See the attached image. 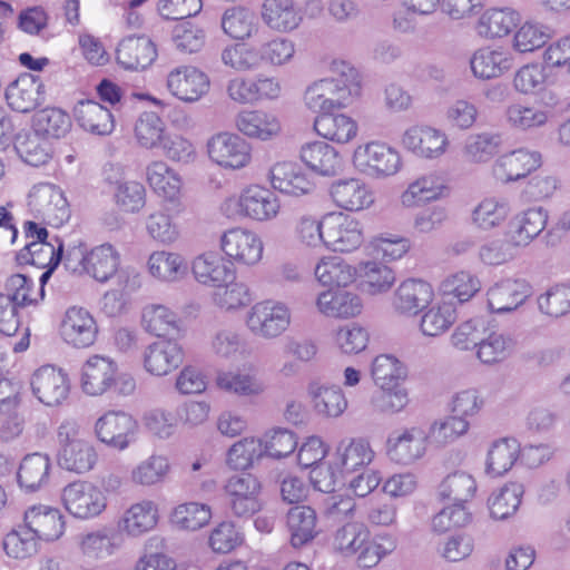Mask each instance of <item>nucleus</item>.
Here are the masks:
<instances>
[{
  "label": "nucleus",
  "instance_id": "f257e3e1",
  "mask_svg": "<svg viewBox=\"0 0 570 570\" xmlns=\"http://www.w3.org/2000/svg\"><path fill=\"white\" fill-rule=\"evenodd\" d=\"M296 43L285 37L273 36L254 42L226 46L222 62L238 72L256 71L263 67H283L293 62Z\"/></svg>",
  "mask_w": 570,
  "mask_h": 570
},
{
  "label": "nucleus",
  "instance_id": "f03ea898",
  "mask_svg": "<svg viewBox=\"0 0 570 570\" xmlns=\"http://www.w3.org/2000/svg\"><path fill=\"white\" fill-rule=\"evenodd\" d=\"M397 546L395 537L382 533L371 538L367 525L347 521L338 527L331 539L332 550L343 558H356L357 566L371 569L391 554Z\"/></svg>",
  "mask_w": 570,
  "mask_h": 570
},
{
  "label": "nucleus",
  "instance_id": "7ed1b4c3",
  "mask_svg": "<svg viewBox=\"0 0 570 570\" xmlns=\"http://www.w3.org/2000/svg\"><path fill=\"white\" fill-rule=\"evenodd\" d=\"M332 71L340 77L314 81L304 92V105L314 114L345 108L361 94L358 72L350 63L333 61Z\"/></svg>",
  "mask_w": 570,
  "mask_h": 570
},
{
  "label": "nucleus",
  "instance_id": "20e7f679",
  "mask_svg": "<svg viewBox=\"0 0 570 570\" xmlns=\"http://www.w3.org/2000/svg\"><path fill=\"white\" fill-rule=\"evenodd\" d=\"M57 460L61 469L86 474L95 469L99 454L94 442L75 419L63 420L57 429Z\"/></svg>",
  "mask_w": 570,
  "mask_h": 570
},
{
  "label": "nucleus",
  "instance_id": "39448f33",
  "mask_svg": "<svg viewBox=\"0 0 570 570\" xmlns=\"http://www.w3.org/2000/svg\"><path fill=\"white\" fill-rule=\"evenodd\" d=\"M281 207V200L273 190L259 184H250L238 196L225 199L220 209L228 218L267 223L278 217Z\"/></svg>",
  "mask_w": 570,
  "mask_h": 570
},
{
  "label": "nucleus",
  "instance_id": "423d86ee",
  "mask_svg": "<svg viewBox=\"0 0 570 570\" xmlns=\"http://www.w3.org/2000/svg\"><path fill=\"white\" fill-rule=\"evenodd\" d=\"M353 167L373 179H386L397 175L403 168L401 153L381 140H371L355 147L352 155Z\"/></svg>",
  "mask_w": 570,
  "mask_h": 570
},
{
  "label": "nucleus",
  "instance_id": "0eeeda50",
  "mask_svg": "<svg viewBox=\"0 0 570 570\" xmlns=\"http://www.w3.org/2000/svg\"><path fill=\"white\" fill-rule=\"evenodd\" d=\"M292 309L287 303L267 298L253 304L244 323L254 336L271 341L283 336L292 325Z\"/></svg>",
  "mask_w": 570,
  "mask_h": 570
},
{
  "label": "nucleus",
  "instance_id": "6e6552de",
  "mask_svg": "<svg viewBox=\"0 0 570 570\" xmlns=\"http://www.w3.org/2000/svg\"><path fill=\"white\" fill-rule=\"evenodd\" d=\"M206 153L212 163L225 170H239L252 161L250 145L230 131H219L209 137Z\"/></svg>",
  "mask_w": 570,
  "mask_h": 570
},
{
  "label": "nucleus",
  "instance_id": "1a4fd4ad",
  "mask_svg": "<svg viewBox=\"0 0 570 570\" xmlns=\"http://www.w3.org/2000/svg\"><path fill=\"white\" fill-rule=\"evenodd\" d=\"M429 445L423 426H404L389 433L385 453L396 464L411 465L425 456Z\"/></svg>",
  "mask_w": 570,
  "mask_h": 570
},
{
  "label": "nucleus",
  "instance_id": "9d476101",
  "mask_svg": "<svg viewBox=\"0 0 570 570\" xmlns=\"http://www.w3.org/2000/svg\"><path fill=\"white\" fill-rule=\"evenodd\" d=\"M63 508L75 518L88 520L100 515L107 508V497L96 484L75 481L61 491Z\"/></svg>",
  "mask_w": 570,
  "mask_h": 570
},
{
  "label": "nucleus",
  "instance_id": "9b49d317",
  "mask_svg": "<svg viewBox=\"0 0 570 570\" xmlns=\"http://www.w3.org/2000/svg\"><path fill=\"white\" fill-rule=\"evenodd\" d=\"M219 247L232 264L254 267L263 259L264 243L257 233L247 228L233 227L225 230L220 235Z\"/></svg>",
  "mask_w": 570,
  "mask_h": 570
},
{
  "label": "nucleus",
  "instance_id": "f8f14e48",
  "mask_svg": "<svg viewBox=\"0 0 570 570\" xmlns=\"http://www.w3.org/2000/svg\"><path fill=\"white\" fill-rule=\"evenodd\" d=\"M224 492L233 515L248 518L262 509V483L252 473L235 474L227 479Z\"/></svg>",
  "mask_w": 570,
  "mask_h": 570
},
{
  "label": "nucleus",
  "instance_id": "ddd939ff",
  "mask_svg": "<svg viewBox=\"0 0 570 570\" xmlns=\"http://www.w3.org/2000/svg\"><path fill=\"white\" fill-rule=\"evenodd\" d=\"M325 248L336 253H352L364 242L363 224L342 212L325 214Z\"/></svg>",
  "mask_w": 570,
  "mask_h": 570
},
{
  "label": "nucleus",
  "instance_id": "4468645a",
  "mask_svg": "<svg viewBox=\"0 0 570 570\" xmlns=\"http://www.w3.org/2000/svg\"><path fill=\"white\" fill-rule=\"evenodd\" d=\"M94 432L101 443L125 451L136 441L138 423L126 412L108 411L97 419Z\"/></svg>",
  "mask_w": 570,
  "mask_h": 570
},
{
  "label": "nucleus",
  "instance_id": "2eb2a0df",
  "mask_svg": "<svg viewBox=\"0 0 570 570\" xmlns=\"http://www.w3.org/2000/svg\"><path fill=\"white\" fill-rule=\"evenodd\" d=\"M28 207L36 217L55 226L63 224L70 216L63 191L50 183H40L31 188L28 194Z\"/></svg>",
  "mask_w": 570,
  "mask_h": 570
},
{
  "label": "nucleus",
  "instance_id": "dca6fc26",
  "mask_svg": "<svg viewBox=\"0 0 570 570\" xmlns=\"http://www.w3.org/2000/svg\"><path fill=\"white\" fill-rule=\"evenodd\" d=\"M209 77L199 68L181 65L173 68L166 77L167 90L184 102H196L209 91Z\"/></svg>",
  "mask_w": 570,
  "mask_h": 570
},
{
  "label": "nucleus",
  "instance_id": "f3484780",
  "mask_svg": "<svg viewBox=\"0 0 570 570\" xmlns=\"http://www.w3.org/2000/svg\"><path fill=\"white\" fill-rule=\"evenodd\" d=\"M434 299V289L430 283L421 278L402 281L391 297V306L395 314L416 316Z\"/></svg>",
  "mask_w": 570,
  "mask_h": 570
},
{
  "label": "nucleus",
  "instance_id": "a211bd4d",
  "mask_svg": "<svg viewBox=\"0 0 570 570\" xmlns=\"http://www.w3.org/2000/svg\"><path fill=\"white\" fill-rule=\"evenodd\" d=\"M401 142L406 150L424 159L442 157L450 146L445 131L428 125H415L407 128Z\"/></svg>",
  "mask_w": 570,
  "mask_h": 570
},
{
  "label": "nucleus",
  "instance_id": "6ab92c4d",
  "mask_svg": "<svg viewBox=\"0 0 570 570\" xmlns=\"http://www.w3.org/2000/svg\"><path fill=\"white\" fill-rule=\"evenodd\" d=\"M32 394L46 406H59L69 396L70 381L62 370L51 365L38 368L30 381Z\"/></svg>",
  "mask_w": 570,
  "mask_h": 570
},
{
  "label": "nucleus",
  "instance_id": "aec40b11",
  "mask_svg": "<svg viewBox=\"0 0 570 570\" xmlns=\"http://www.w3.org/2000/svg\"><path fill=\"white\" fill-rule=\"evenodd\" d=\"M470 69L479 80H492L502 77L514 65L510 49L502 45H487L473 51Z\"/></svg>",
  "mask_w": 570,
  "mask_h": 570
},
{
  "label": "nucleus",
  "instance_id": "412c9836",
  "mask_svg": "<svg viewBox=\"0 0 570 570\" xmlns=\"http://www.w3.org/2000/svg\"><path fill=\"white\" fill-rule=\"evenodd\" d=\"M530 295L531 286L527 281L500 279L487 289V307L495 314L510 313L523 305Z\"/></svg>",
  "mask_w": 570,
  "mask_h": 570
},
{
  "label": "nucleus",
  "instance_id": "4be33fe9",
  "mask_svg": "<svg viewBox=\"0 0 570 570\" xmlns=\"http://www.w3.org/2000/svg\"><path fill=\"white\" fill-rule=\"evenodd\" d=\"M118 364L110 356L94 354L82 364L80 372L81 391L89 396H100L112 389Z\"/></svg>",
  "mask_w": 570,
  "mask_h": 570
},
{
  "label": "nucleus",
  "instance_id": "5701e85b",
  "mask_svg": "<svg viewBox=\"0 0 570 570\" xmlns=\"http://www.w3.org/2000/svg\"><path fill=\"white\" fill-rule=\"evenodd\" d=\"M234 125L244 137L258 141H271L282 134L278 116L265 109H243L236 114Z\"/></svg>",
  "mask_w": 570,
  "mask_h": 570
},
{
  "label": "nucleus",
  "instance_id": "b1692460",
  "mask_svg": "<svg viewBox=\"0 0 570 570\" xmlns=\"http://www.w3.org/2000/svg\"><path fill=\"white\" fill-rule=\"evenodd\" d=\"M315 307L325 317L350 320L361 315L364 304L358 293L341 287L320 292L315 299Z\"/></svg>",
  "mask_w": 570,
  "mask_h": 570
},
{
  "label": "nucleus",
  "instance_id": "393cba45",
  "mask_svg": "<svg viewBox=\"0 0 570 570\" xmlns=\"http://www.w3.org/2000/svg\"><path fill=\"white\" fill-rule=\"evenodd\" d=\"M268 181L274 190L291 196L302 197L315 189V183L296 163L278 161L268 171Z\"/></svg>",
  "mask_w": 570,
  "mask_h": 570
},
{
  "label": "nucleus",
  "instance_id": "a878e982",
  "mask_svg": "<svg viewBox=\"0 0 570 570\" xmlns=\"http://www.w3.org/2000/svg\"><path fill=\"white\" fill-rule=\"evenodd\" d=\"M542 164L541 154L518 148L500 155L492 165L494 177L502 183L515 181L537 170Z\"/></svg>",
  "mask_w": 570,
  "mask_h": 570
},
{
  "label": "nucleus",
  "instance_id": "bb28decb",
  "mask_svg": "<svg viewBox=\"0 0 570 570\" xmlns=\"http://www.w3.org/2000/svg\"><path fill=\"white\" fill-rule=\"evenodd\" d=\"M551 117V108L535 101L511 102L503 111L505 126L515 132H534L543 128Z\"/></svg>",
  "mask_w": 570,
  "mask_h": 570
},
{
  "label": "nucleus",
  "instance_id": "cd10ccee",
  "mask_svg": "<svg viewBox=\"0 0 570 570\" xmlns=\"http://www.w3.org/2000/svg\"><path fill=\"white\" fill-rule=\"evenodd\" d=\"M158 522V504L153 500L144 499L124 510L116 525L120 534L137 539L153 531Z\"/></svg>",
  "mask_w": 570,
  "mask_h": 570
},
{
  "label": "nucleus",
  "instance_id": "c85d7f7f",
  "mask_svg": "<svg viewBox=\"0 0 570 570\" xmlns=\"http://www.w3.org/2000/svg\"><path fill=\"white\" fill-rule=\"evenodd\" d=\"M450 188L443 176L436 173L421 175L413 179L400 195L404 208H415L448 197Z\"/></svg>",
  "mask_w": 570,
  "mask_h": 570
},
{
  "label": "nucleus",
  "instance_id": "c756f323",
  "mask_svg": "<svg viewBox=\"0 0 570 570\" xmlns=\"http://www.w3.org/2000/svg\"><path fill=\"white\" fill-rule=\"evenodd\" d=\"M330 196L333 203L346 212H361L370 208L374 202L371 187L358 178H342L330 186Z\"/></svg>",
  "mask_w": 570,
  "mask_h": 570
},
{
  "label": "nucleus",
  "instance_id": "7c9ffc66",
  "mask_svg": "<svg viewBox=\"0 0 570 570\" xmlns=\"http://www.w3.org/2000/svg\"><path fill=\"white\" fill-rule=\"evenodd\" d=\"M97 333L96 321L87 309L76 306L67 309L60 326L67 344L76 348L88 347L95 343Z\"/></svg>",
  "mask_w": 570,
  "mask_h": 570
},
{
  "label": "nucleus",
  "instance_id": "2f4dec72",
  "mask_svg": "<svg viewBox=\"0 0 570 570\" xmlns=\"http://www.w3.org/2000/svg\"><path fill=\"white\" fill-rule=\"evenodd\" d=\"M183 360V348L175 340L155 341L142 352L144 368L156 376H165L175 371Z\"/></svg>",
  "mask_w": 570,
  "mask_h": 570
},
{
  "label": "nucleus",
  "instance_id": "473e14b6",
  "mask_svg": "<svg viewBox=\"0 0 570 570\" xmlns=\"http://www.w3.org/2000/svg\"><path fill=\"white\" fill-rule=\"evenodd\" d=\"M190 268L195 279L208 287L223 285L228 278L235 276L232 262L216 250L197 255L193 259Z\"/></svg>",
  "mask_w": 570,
  "mask_h": 570
},
{
  "label": "nucleus",
  "instance_id": "72a5a7b5",
  "mask_svg": "<svg viewBox=\"0 0 570 570\" xmlns=\"http://www.w3.org/2000/svg\"><path fill=\"white\" fill-rule=\"evenodd\" d=\"M105 179L115 185L114 199L124 212L138 213L146 204V189L144 185L135 180L122 179V168L109 164L105 167Z\"/></svg>",
  "mask_w": 570,
  "mask_h": 570
},
{
  "label": "nucleus",
  "instance_id": "f704fd0d",
  "mask_svg": "<svg viewBox=\"0 0 570 570\" xmlns=\"http://www.w3.org/2000/svg\"><path fill=\"white\" fill-rule=\"evenodd\" d=\"M548 218V210L543 207L522 210L511 218L508 238L515 247H525L542 233Z\"/></svg>",
  "mask_w": 570,
  "mask_h": 570
},
{
  "label": "nucleus",
  "instance_id": "c9c22d12",
  "mask_svg": "<svg viewBox=\"0 0 570 570\" xmlns=\"http://www.w3.org/2000/svg\"><path fill=\"white\" fill-rule=\"evenodd\" d=\"M315 132L322 138L338 145L354 140L358 135V124L346 112H323L313 122Z\"/></svg>",
  "mask_w": 570,
  "mask_h": 570
},
{
  "label": "nucleus",
  "instance_id": "e433bc0d",
  "mask_svg": "<svg viewBox=\"0 0 570 570\" xmlns=\"http://www.w3.org/2000/svg\"><path fill=\"white\" fill-rule=\"evenodd\" d=\"M215 384L223 392L244 399L258 397L266 391L263 380L250 370L219 371Z\"/></svg>",
  "mask_w": 570,
  "mask_h": 570
},
{
  "label": "nucleus",
  "instance_id": "4c0bfd02",
  "mask_svg": "<svg viewBox=\"0 0 570 570\" xmlns=\"http://www.w3.org/2000/svg\"><path fill=\"white\" fill-rule=\"evenodd\" d=\"M24 523L38 540L55 541L65 532L63 515L49 505H33L24 512Z\"/></svg>",
  "mask_w": 570,
  "mask_h": 570
},
{
  "label": "nucleus",
  "instance_id": "58836bf2",
  "mask_svg": "<svg viewBox=\"0 0 570 570\" xmlns=\"http://www.w3.org/2000/svg\"><path fill=\"white\" fill-rule=\"evenodd\" d=\"M117 61L128 70H144L157 57L155 43L146 36L124 38L116 51Z\"/></svg>",
  "mask_w": 570,
  "mask_h": 570
},
{
  "label": "nucleus",
  "instance_id": "ea45409f",
  "mask_svg": "<svg viewBox=\"0 0 570 570\" xmlns=\"http://www.w3.org/2000/svg\"><path fill=\"white\" fill-rule=\"evenodd\" d=\"M314 277L323 287L345 288L356 281L357 271L341 256L325 255L315 264Z\"/></svg>",
  "mask_w": 570,
  "mask_h": 570
},
{
  "label": "nucleus",
  "instance_id": "a19ab883",
  "mask_svg": "<svg viewBox=\"0 0 570 570\" xmlns=\"http://www.w3.org/2000/svg\"><path fill=\"white\" fill-rule=\"evenodd\" d=\"M146 180L153 191L168 202L181 197L183 178L165 160H153L146 166Z\"/></svg>",
  "mask_w": 570,
  "mask_h": 570
},
{
  "label": "nucleus",
  "instance_id": "79ce46f5",
  "mask_svg": "<svg viewBox=\"0 0 570 570\" xmlns=\"http://www.w3.org/2000/svg\"><path fill=\"white\" fill-rule=\"evenodd\" d=\"M263 22L276 32H292L303 20L301 9L293 0H264L261 7Z\"/></svg>",
  "mask_w": 570,
  "mask_h": 570
},
{
  "label": "nucleus",
  "instance_id": "37998d69",
  "mask_svg": "<svg viewBox=\"0 0 570 570\" xmlns=\"http://www.w3.org/2000/svg\"><path fill=\"white\" fill-rule=\"evenodd\" d=\"M302 161L322 176H334L343 169V158L330 144L321 140L307 142L299 151Z\"/></svg>",
  "mask_w": 570,
  "mask_h": 570
},
{
  "label": "nucleus",
  "instance_id": "c03bdc74",
  "mask_svg": "<svg viewBox=\"0 0 570 570\" xmlns=\"http://www.w3.org/2000/svg\"><path fill=\"white\" fill-rule=\"evenodd\" d=\"M502 135L492 130L470 134L465 137L461 156L466 164L484 165L490 163L500 151Z\"/></svg>",
  "mask_w": 570,
  "mask_h": 570
},
{
  "label": "nucleus",
  "instance_id": "a18cd8bd",
  "mask_svg": "<svg viewBox=\"0 0 570 570\" xmlns=\"http://www.w3.org/2000/svg\"><path fill=\"white\" fill-rule=\"evenodd\" d=\"M355 268L360 288L371 296L389 293L396 282L394 269L382 262L362 261Z\"/></svg>",
  "mask_w": 570,
  "mask_h": 570
},
{
  "label": "nucleus",
  "instance_id": "49530a36",
  "mask_svg": "<svg viewBox=\"0 0 570 570\" xmlns=\"http://www.w3.org/2000/svg\"><path fill=\"white\" fill-rule=\"evenodd\" d=\"M374 451L368 441L364 439H348L341 441L332 456V463L342 473H351L368 465L374 459Z\"/></svg>",
  "mask_w": 570,
  "mask_h": 570
},
{
  "label": "nucleus",
  "instance_id": "de8ad7c7",
  "mask_svg": "<svg viewBox=\"0 0 570 570\" xmlns=\"http://www.w3.org/2000/svg\"><path fill=\"white\" fill-rule=\"evenodd\" d=\"M42 88L43 85L38 78L23 75L7 88V102L18 112H29L45 99Z\"/></svg>",
  "mask_w": 570,
  "mask_h": 570
},
{
  "label": "nucleus",
  "instance_id": "09e8293b",
  "mask_svg": "<svg viewBox=\"0 0 570 570\" xmlns=\"http://www.w3.org/2000/svg\"><path fill=\"white\" fill-rule=\"evenodd\" d=\"M520 21V12L511 7L489 8L479 18L478 32L488 39L504 38Z\"/></svg>",
  "mask_w": 570,
  "mask_h": 570
},
{
  "label": "nucleus",
  "instance_id": "8fccbe9b",
  "mask_svg": "<svg viewBox=\"0 0 570 570\" xmlns=\"http://www.w3.org/2000/svg\"><path fill=\"white\" fill-rule=\"evenodd\" d=\"M63 243L58 236L49 242H29L16 256L19 265H33L38 268L58 267L62 261Z\"/></svg>",
  "mask_w": 570,
  "mask_h": 570
},
{
  "label": "nucleus",
  "instance_id": "3c124183",
  "mask_svg": "<svg viewBox=\"0 0 570 570\" xmlns=\"http://www.w3.org/2000/svg\"><path fill=\"white\" fill-rule=\"evenodd\" d=\"M208 348L217 360L230 362L246 355L247 342L237 328L223 326L212 333Z\"/></svg>",
  "mask_w": 570,
  "mask_h": 570
},
{
  "label": "nucleus",
  "instance_id": "603ef678",
  "mask_svg": "<svg viewBox=\"0 0 570 570\" xmlns=\"http://www.w3.org/2000/svg\"><path fill=\"white\" fill-rule=\"evenodd\" d=\"M75 119L83 130L98 136L109 135L115 128L110 110L94 100L79 101Z\"/></svg>",
  "mask_w": 570,
  "mask_h": 570
},
{
  "label": "nucleus",
  "instance_id": "864d4df0",
  "mask_svg": "<svg viewBox=\"0 0 570 570\" xmlns=\"http://www.w3.org/2000/svg\"><path fill=\"white\" fill-rule=\"evenodd\" d=\"M170 471L169 458L165 454L153 453L132 468L129 480L134 485L151 488L164 483Z\"/></svg>",
  "mask_w": 570,
  "mask_h": 570
},
{
  "label": "nucleus",
  "instance_id": "5fc2aeb1",
  "mask_svg": "<svg viewBox=\"0 0 570 570\" xmlns=\"http://www.w3.org/2000/svg\"><path fill=\"white\" fill-rule=\"evenodd\" d=\"M86 264L87 275L99 283H106L120 266V253L114 245L105 243L87 252Z\"/></svg>",
  "mask_w": 570,
  "mask_h": 570
},
{
  "label": "nucleus",
  "instance_id": "6e6d98bb",
  "mask_svg": "<svg viewBox=\"0 0 570 570\" xmlns=\"http://www.w3.org/2000/svg\"><path fill=\"white\" fill-rule=\"evenodd\" d=\"M147 269L154 278L166 283H174L186 276L188 265L178 253L156 250L148 257Z\"/></svg>",
  "mask_w": 570,
  "mask_h": 570
},
{
  "label": "nucleus",
  "instance_id": "4d7b16f0",
  "mask_svg": "<svg viewBox=\"0 0 570 570\" xmlns=\"http://www.w3.org/2000/svg\"><path fill=\"white\" fill-rule=\"evenodd\" d=\"M308 396L314 411L324 417H338L347 409V400L338 386L311 383L308 385Z\"/></svg>",
  "mask_w": 570,
  "mask_h": 570
},
{
  "label": "nucleus",
  "instance_id": "13d9d810",
  "mask_svg": "<svg viewBox=\"0 0 570 570\" xmlns=\"http://www.w3.org/2000/svg\"><path fill=\"white\" fill-rule=\"evenodd\" d=\"M51 461L47 454L26 455L19 466L17 476L19 485L28 492H35L49 482Z\"/></svg>",
  "mask_w": 570,
  "mask_h": 570
},
{
  "label": "nucleus",
  "instance_id": "bf43d9fd",
  "mask_svg": "<svg viewBox=\"0 0 570 570\" xmlns=\"http://www.w3.org/2000/svg\"><path fill=\"white\" fill-rule=\"evenodd\" d=\"M520 450V443L513 438H503L494 441L487 454V474L501 476L510 471L519 458Z\"/></svg>",
  "mask_w": 570,
  "mask_h": 570
},
{
  "label": "nucleus",
  "instance_id": "052dcab7",
  "mask_svg": "<svg viewBox=\"0 0 570 570\" xmlns=\"http://www.w3.org/2000/svg\"><path fill=\"white\" fill-rule=\"evenodd\" d=\"M420 331L425 336H438L446 332L456 321V308L452 302L442 298L422 311Z\"/></svg>",
  "mask_w": 570,
  "mask_h": 570
},
{
  "label": "nucleus",
  "instance_id": "680f3d73",
  "mask_svg": "<svg viewBox=\"0 0 570 570\" xmlns=\"http://www.w3.org/2000/svg\"><path fill=\"white\" fill-rule=\"evenodd\" d=\"M523 493V484L515 481L507 482L493 491L488 500L491 517L497 520H505L514 515L521 504Z\"/></svg>",
  "mask_w": 570,
  "mask_h": 570
},
{
  "label": "nucleus",
  "instance_id": "e2e57ef3",
  "mask_svg": "<svg viewBox=\"0 0 570 570\" xmlns=\"http://www.w3.org/2000/svg\"><path fill=\"white\" fill-rule=\"evenodd\" d=\"M223 31L234 40H245L256 36L259 24L253 11L245 7H232L222 16Z\"/></svg>",
  "mask_w": 570,
  "mask_h": 570
},
{
  "label": "nucleus",
  "instance_id": "0e129e2a",
  "mask_svg": "<svg viewBox=\"0 0 570 570\" xmlns=\"http://www.w3.org/2000/svg\"><path fill=\"white\" fill-rule=\"evenodd\" d=\"M214 288L212 295L214 305L227 313L238 312L247 307L253 301V293L248 284L243 281L233 279Z\"/></svg>",
  "mask_w": 570,
  "mask_h": 570
},
{
  "label": "nucleus",
  "instance_id": "69168bd1",
  "mask_svg": "<svg viewBox=\"0 0 570 570\" xmlns=\"http://www.w3.org/2000/svg\"><path fill=\"white\" fill-rule=\"evenodd\" d=\"M316 512L307 505H296L287 512V527L291 532V543L299 548L312 541L316 534Z\"/></svg>",
  "mask_w": 570,
  "mask_h": 570
},
{
  "label": "nucleus",
  "instance_id": "338daca9",
  "mask_svg": "<svg viewBox=\"0 0 570 570\" xmlns=\"http://www.w3.org/2000/svg\"><path fill=\"white\" fill-rule=\"evenodd\" d=\"M14 149L26 164L35 167L47 164L51 158L48 139L35 130L18 134Z\"/></svg>",
  "mask_w": 570,
  "mask_h": 570
},
{
  "label": "nucleus",
  "instance_id": "774afa93",
  "mask_svg": "<svg viewBox=\"0 0 570 570\" xmlns=\"http://www.w3.org/2000/svg\"><path fill=\"white\" fill-rule=\"evenodd\" d=\"M371 374L374 384L380 390H389L401 386V383L407 376V371L405 365L395 356L381 354L373 360Z\"/></svg>",
  "mask_w": 570,
  "mask_h": 570
}]
</instances>
